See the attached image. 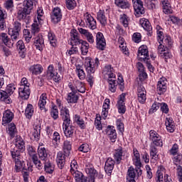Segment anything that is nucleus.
<instances>
[{
    "label": "nucleus",
    "instance_id": "obj_41",
    "mask_svg": "<svg viewBox=\"0 0 182 182\" xmlns=\"http://www.w3.org/2000/svg\"><path fill=\"white\" fill-rule=\"evenodd\" d=\"M25 116L27 119H32L33 116V105L28 104L25 110Z\"/></svg>",
    "mask_w": 182,
    "mask_h": 182
},
{
    "label": "nucleus",
    "instance_id": "obj_47",
    "mask_svg": "<svg viewBox=\"0 0 182 182\" xmlns=\"http://www.w3.org/2000/svg\"><path fill=\"white\" fill-rule=\"evenodd\" d=\"M81 52H82V55H83L84 56H85V55H87V52H89V43H87V41H82V43H81Z\"/></svg>",
    "mask_w": 182,
    "mask_h": 182
},
{
    "label": "nucleus",
    "instance_id": "obj_61",
    "mask_svg": "<svg viewBox=\"0 0 182 182\" xmlns=\"http://www.w3.org/2000/svg\"><path fill=\"white\" fill-rule=\"evenodd\" d=\"M150 156L151 158V160H156L157 158V148L155 146H151L150 149Z\"/></svg>",
    "mask_w": 182,
    "mask_h": 182
},
{
    "label": "nucleus",
    "instance_id": "obj_23",
    "mask_svg": "<svg viewBox=\"0 0 182 182\" xmlns=\"http://www.w3.org/2000/svg\"><path fill=\"white\" fill-rule=\"evenodd\" d=\"M34 44L38 50H43V48L45 46V41L43 40V36L42 34H38L35 38H34Z\"/></svg>",
    "mask_w": 182,
    "mask_h": 182
},
{
    "label": "nucleus",
    "instance_id": "obj_5",
    "mask_svg": "<svg viewBox=\"0 0 182 182\" xmlns=\"http://www.w3.org/2000/svg\"><path fill=\"white\" fill-rule=\"evenodd\" d=\"M137 56L139 60H144V62H146V66L149 69H151L153 68V65H151L150 61H149L150 58L149 55V49L146 46L143 45L139 48Z\"/></svg>",
    "mask_w": 182,
    "mask_h": 182
},
{
    "label": "nucleus",
    "instance_id": "obj_52",
    "mask_svg": "<svg viewBox=\"0 0 182 182\" xmlns=\"http://www.w3.org/2000/svg\"><path fill=\"white\" fill-rule=\"evenodd\" d=\"M120 22L124 28L129 27V17L126 14H122L120 16Z\"/></svg>",
    "mask_w": 182,
    "mask_h": 182
},
{
    "label": "nucleus",
    "instance_id": "obj_2",
    "mask_svg": "<svg viewBox=\"0 0 182 182\" xmlns=\"http://www.w3.org/2000/svg\"><path fill=\"white\" fill-rule=\"evenodd\" d=\"M60 116L63 120V129L65 137L73 138L75 127L70 124V114H69V109L66 107H63L60 109Z\"/></svg>",
    "mask_w": 182,
    "mask_h": 182
},
{
    "label": "nucleus",
    "instance_id": "obj_43",
    "mask_svg": "<svg viewBox=\"0 0 182 182\" xmlns=\"http://www.w3.org/2000/svg\"><path fill=\"white\" fill-rule=\"evenodd\" d=\"M44 168L45 171L46 173H48V174H52L55 170V165H53L50 161H48L47 162H44Z\"/></svg>",
    "mask_w": 182,
    "mask_h": 182
},
{
    "label": "nucleus",
    "instance_id": "obj_4",
    "mask_svg": "<svg viewBox=\"0 0 182 182\" xmlns=\"http://www.w3.org/2000/svg\"><path fill=\"white\" fill-rule=\"evenodd\" d=\"M25 150V141L20 136H16L15 139V147L11 151L12 159L21 157V154Z\"/></svg>",
    "mask_w": 182,
    "mask_h": 182
},
{
    "label": "nucleus",
    "instance_id": "obj_45",
    "mask_svg": "<svg viewBox=\"0 0 182 182\" xmlns=\"http://www.w3.org/2000/svg\"><path fill=\"white\" fill-rule=\"evenodd\" d=\"M74 122L77 123V126H79L80 129H85L86 127V125L85 124V120H83V119H82L78 114L75 115Z\"/></svg>",
    "mask_w": 182,
    "mask_h": 182
},
{
    "label": "nucleus",
    "instance_id": "obj_44",
    "mask_svg": "<svg viewBox=\"0 0 182 182\" xmlns=\"http://www.w3.org/2000/svg\"><path fill=\"white\" fill-rule=\"evenodd\" d=\"M114 159L118 164H120V161L123 157V148L119 147L118 149L115 150V153L114 154Z\"/></svg>",
    "mask_w": 182,
    "mask_h": 182
},
{
    "label": "nucleus",
    "instance_id": "obj_10",
    "mask_svg": "<svg viewBox=\"0 0 182 182\" xmlns=\"http://www.w3.org/2000/svg\"><path fill=\"white\" fill-rule=\"evenodd\" d=\"M70 44L72 46H77V45L82 44L83 43V40L80 39V37L79 36V33H77V31L76 29H73L71 31L70 33Z\"/></svg>",
    "mask_w": 182,
    "mask_h": 182
},
{
    "label": "nucleus",
    "instance_id": "obj_40",
    "mask_svg": "<svg viewBox=\"0 0 182 182\" xmlns=\"http://www.w3.org/2000/svg\"><path fill=\"white\" fill-rule=\"evenodd\" d=\"M118 43L119 44V49L124 53V55H129V50L127 46H124V38L123 37H119L118 40Z\"/></svg>",
    "mask_w": 182,
    "mask_h": 182
},
{
    "label": "nucleus",
    "instance_id": "obj_25",
    "mask_svg": "<svg viewBox=\"0 0 182 182\" xmlns=\"http://www.w3.org/2000/svg\"><path fill=\"white\" fill-rule=\"evenodd\" d=\"M14 119V112H11V110H6L4 113L2 118L3 124H8V123H11Z\"/></svg>",
    "mask_w": 182,
    "mask_h": 182
},
{
    "label": "nucleus",
    "instance_id": "obj_58",
    "mask_svg": "<svg viewBox=\"0 0 182 182\" xmlns=\"http://www.w3.org/2000/svg\"><path fill=\"white\" fill-rule=\"evenodd\" d=\"M160 105H161L160 103L154 102L151 109L149 111V114H153V113H154L155 112H157V110L160 109Z\"/></svg>",
    "mask_w": 182,
    "mask_h": 182
},
{
    "label": "nucleus",
    "instance_id": "obj_18",
    "mask_svg": "<svg viewBox=\"0 0 182 182\" xmlns=\"http://www.w3.org/2000/svg\"><path fill=\"white\" fill-rule=\"evenodd\" d=\"M134 9L136 16L144 15V7L143 6V1L141 0H136L134 3Z\"/></svg>",
    "mask_w": 182,
    "mask_h": 182
},
{
    "label": "nucleus",
    "instance_id": "obj_6",
    "mask_svg": "<svg viewBox=\"0 0 182 182\" xmlns=\"http://www.w3.org/2000/svg\"><path fill=\"white\" fill-rule=\"evenodd\" d=\"M14 160L15 166L14 170L16 173H19L20 171H29V165L28 164H25V161L22 160V156L20 155V157L13 158Z\"/></svg>",
    "mask_w": 182,
    "mask_h": 182
},
{
    "label": "nucleus",
    "instance_id": "obj_20",
    "mask_svg": "<svg viewBox=\"0 0 182 182\" xmlns=\"http://www.w3.org/2000/svg\"><path fill=\"white\" fill-rule=\"evenodd\" d=\"M146 89L144 88V87L141 85L138 86L137 88V96H138V102H139V103H144L146 102Z\"/></svg>",
    "mask_w": 182,
    "mask_h": 182
},
{
    "label": "nucleus",
    "instance_id": "obj_15",
    "mask_svg": "<svg viewBox=\"0 0 182 182\" xmlns=\"http://www.w3.org/2000/svg\"><path fill=\"white\" fill-rule=\"evenodd\" d=\"M66 157H69V156L66 155V154L62 151H59L57 154L56 161L58 166L60 170H62L65 167V164L66 163Z\"/></svg>",
    "mask_w": 182,
    "mask_h": 182
},
{
    "label": "nucleus",
    "instance_id": "obj_14",
    "mask_svg": "<svg viewBox=\"0 0 182 182\" xmlns=\"http://www.w3.org/2000/svg\"><path fill=\"white\" fill-rule=\"evenodd\" d=\"M96 42L97 49H100V50H105V48H106V40L105 39L103 33L100 32L97 33Z\"/></svg>",
    "mask_w": 182,
    "mask_h": 182
},
{
    "label": "nucleus",
    "instance_id": "obj_19",
    "mask_svg": "<svg viewBox=\"0 0 182 182\" xmlns=\"http://www.w3.org/2000/svg\"><path fill=\"white\" fill-rule=\"evenodd\" d=\"M18 95L21 99L23 100H28L29 96L31 95V89L28 86L21 87L18 88Z\"/></svg>",
    "mask_w": 182,
    "mask_h": 182
},
{
    "label": "nucleus",
    "instance_id": "obj_7",
    "mask_svg": "<svg viewBox=\"0 0 182 182\" xmlns=\"http://www.w3.org/2000/svg\"><path fill=\"white\" fill-rule=\"evenodd\" d=\"M84 66L87 73H95L96 68L99 66V58H95V61L92 59H87Z\"/></svg>",
    "mask_w": 182,
    "mask_h": 182
},
{
    "label": "nucleus",
    "instance_id": "obj_39",
    "mask_svg": "<svg viewBox=\"0 0 182 182\" xmlns=\"http://www.w3.org/2000/svg\"><path fill=\"white\" fill-rule=\"evenodd\" d=\"M0 39L2 41L3 43L9 48L14 46V43L11 42V40L8 38V35L5 33L1 34Z\"/></svg>",
    "mask_w": 182,
    "mask_h": 182
},
{
    "label": "nucleus",
    "instance_id": "obj_35",
    "mask_svg": "<svg viewBox=\"0 0 182 182\" xmlns=\"http://www.w3.org/2000/svg\"><path fill=\"white\" fill-rule=\"evenodd\" d=\"M114 4L118 8H121V9L130 8V4L127 0H115Z\"/></svg>",
    "mask_w": 182,
    "mask_h": 182
},
{
    "label": "nucleus",
    "instance_id": "obj_51",
    "mask_svg": "<svg viewBox=\"0 0 182 182\" xmlns=\"http://www.w3.org/2000/svg\"><path fill=\"white\" fill-rule=\"evenodd\" d=\"M8 133L11 137H15V133H16V127L15 126V124H9L8 127Z\"/></svg>",
    "mask_w": 182,
    "mask_h": 182
},
{
    "label": "nucleus",
    "instance_id": "obj_30",
    "mask_svg": "<svg viewBox=\"0 0 182 182\" xmlns=\"http://www.w3.org/2000/svg\"><path fill=\"white\" fill-rule=\"evenodd\" d=\"M140 23L142 28H144V29L148 32L149 35L151 36V31H153V27H151V25H150V21L146 18H142L140 20Z\"/></svg>",
    "mask_w": 182,
    "mask_h": 182
},
{
    "label": "nucleus",
    "instance_id": "obj_1",
    "mask_svg": "<svg viewBox=\"0 0 182 182\" xmlns=\"http://www.w3.org/2000/svg\"><path fill=\"white\" fill-rule=\"evenodd\" d=\"M161 27L160 26H156V33L158 36V41L162 42V44H160L158 47V53L161 55V58H164L165 60L173 58V55L170 53L171 46H173V41H171V37L166 36L164 37V33L163 31H160Z\"/></svg>",
    "mask_w": 182,
    "mask_h": 182
},
{
    "label": "nucleus",
    "instance_id": "obj_55",
    "mask_svg": "<svg viewBox=\"0 0 182 182\" xmlns=\"http://www.w3.org/2000/svg\"><path fill=\"white\" fill-rule=\"evenodd\" d=\"M66 1V6L68 9L72 10L76 8V1L75 0H65Z\"/></svg>",
    "mask_w": 182,
    "mask_h": 182
},
{
    "label": "nucleus",
    "instance_id": "obj_13",
    "mask_svg": "<svg viewBox=\"0 0 182 182\" xmlns=\"http://www.w3.org/2000/svg\"><path fill=\"white\" fill-rule=\"evenodd\" d=\"M47 79L48 80H54L58 82L60 80V76L58 75V73L53 70V65H49L47 70Z\"/></svg>",
    "mask_w": 182,
    "mask_h": 182
},
{
    "label": "nucleus",
    "instance_id": "obj_21",
    "mask_svg": "<svg viewBox=\"0 0 182 182\" xmlns=\"http://www.w3.org/2000/svg\"><path fill=\"white\" fill-rule=\"evenodd\" d=\"M156 89L159 95H163L167 90V80L165 77L161 78L159 80Z\"/></svg>",
    "mask_w": 182,
    "mask_h": 182
},
{
    "label": "nucleus",
    "instance_id": "obj_33",
    "mask_svg": "<svg viewBox=\"0 0 182 182\" xmlns=\"http://www.w3.org/2000/svg\"><path fill=\"white\" fill-rule=\"evenodd\" d=\"M73 83L76 92H80V93H85V92H86V88H85V83H83L82 81L75 80L73 81Z\"/></svg>",
    "mask_w": 182,
    "mask_h": 182
},
{
    "label": "nucleus",
    "instance_id": "obj_54",
    "mask_svg": "<svg viewBox=\"0 0 182 182\" xmlns=\"http://www.w3.org/2000/svg\"><path fill=\"white\" fill-rule=\"evenodd\" d=\"M31 157L35 166H36V167H38V169H40L42 167V162H41V161H39V159H38V155L36 154L35 155Z\"/></svg>",
    "mask_w": 182,
    "mask_h": 182
},
{
    "label": "nucleus",
    "instance_id": "obj_60",
    "mask_svg": "<svg viewBox=\"0 0 182 182\" xmlns=\"http://www.w3.org/2000/svg\"><path fill=\"white\" fill-rule=\"evenodd\" d=\"M16 90V87H15V85L9 84L6 87V92L7 94L10 95L11 96V95H14V92H15Z\"/></svg>",
    "mask_w": 182,
    "mask_h": 182
},
{
    "label": "nucleus",
    "instance_id": "obj_3",
    "mask_svg": "<svg viewBox=\"0 0 182 182\" xmlns=\"http://www.w3.org/2000/svg\"><path fill=\"white\" fill-rule=\"evenodd\" d=\"M36 4V0H24L23 2V8H18L17 11V18L18 21L26 19L28 15H31L33 6Z\"/></svg>",
    "mask_w": 182,
    "mask_h": 182
},
{
    "label": "nucleus",
    "instance_id": "obj_27",
    "mask_svg": "<svg viewBox=\"0 0 182 182\" xmlns=\"http://www.w3.org/2000/svg\"><path fill=\"white\" fill-rule=\"evenodd\" d=\"M156 182H173V180H171L168 174H165L163 178V173L158 171L156 172Z\"/></svg>",
    "mask_w": 182,
    "mask_h": 182
},
{
    "label": "nucleus",
    "instance_id": "obj_22",
    "mask_svg": "<svg viewBox=\"0 0 182 182\" xmlns=\"http://www.w3.org/2000/svg\"><path fill=\"white\" fill-rule=\"evenodd\" d=\"M126 100V95L122 93L119 96V100L117 102V107L119 113L124 114L126 113V106L124 105V100Z\"/></svg>",
    "mask_w": 182,
    "mask_h": 182
},
{
    "label": "nucleus",
    "instance_id": "obj_49",
    "mask_svg": "<svg viewBox=\"0 0 182 182\" xmlns=\"http://www.w3.org/2000/svg\"><path fill=\"white\" fill-rule=\"evenodd\" d=\"M76 72H77V76L80 80H85V78L86 77V74L85 73V71L83 70V69L80 68V65H78L76 67Z\"/></svg>",
    "mask_w": 182,
    "mask_h": 182
},
{
    "label": "nucleus",
    "instance_id": "obj_36",
    "mask_svg": "<svg viewBox=\"0 0 182 182\" xmlns=\"http://www.w3.org/2000/svg\"><path fill=\"white\" fill-rule=\"evenodd\" d=\"M43 68L41 65L37 64L30 67L29 71L31 72L33 75H41V73L43 72Z\"/></svg>",
    "mask_w": 182,
    "mask_h": 182
},
{
    "label": "nucleus",
    "instance_id": "obj_31",
    "mask_svg": "<svg viewBox=\"0 0 182 182\" xmlns=\"http://www.w3.org/2000/svg\"><path fill=\"white\" fill-rule=\"evenodd\" d=\"M114 167V161L112 158H108L105 162V171L107 174H112V171Z\"/></svg>",
    "mask_w": 182,
    "mask_h": 182
},
{
    "label": "nucleus",
    "instance_id": "obj_38",
    "mask_svg": "<svg viewBox=\"0 0 182 182\" xmlns=\"http://www.w3.org/2000/svg\"><path fill=\"white\" fill-rule=\"evenodd\" d=\"M63 153L65 154L66 156H70V151L72 150V142L68 140H66L63 143Z\"/></svg>",
    "mask_w": 182,
    "mask_h": 182
},
{
    "label": "nucleus",
    "instance_id": "obj_9",
    "mask_svg": "<svg viewBox=\"0 0 182 182\" xmlns=\"http://www.w3.org/2000/svg\"><path fill=\"white\" fill-rule=\"evenodd\" d=\"M149 140L152 142L154 146L163 147L161 136L156 131L151 130L149 132Z\"/></svg>",
    "mask_w": 182,
    "mask_h": 182
},
{
    "label": "nucleus",
    "instance_id": "obj_64",
    "mask_svg": "<svg viewBox=\"0 0 182 182\" xmlns=\"http://www.w3.org/2000/svg\"><path fill=\"white\" fill-rule=\"evenodd\" d=\"M170 21L175 23L176 25H178L181 26L182 25V19L178 18L176 16H172L170 17Z\"/></svg>",
    "mask_w": 182,
    "mask_h": 182
},
{
    "label": "nucleus",
    "instance_id": "obj_11",
    "mask_svg": "<svg viewBox=\"0 0 182 182\" xmlns=\"http://www.w3.org/2000/svg\"><path fill=\"white\" fill-rule=\"evenodd\" d=\"M134 156L135 166L136 167H137V168L136 169V172L137 173L138 177H140V176H141L142 174V171L140 168L141 167V160L140 159V154L136 149H134Z\"/></svg>",
    "mask_w": 182,
    "mask_h": 182
},
{
    "label": "nucleus",
    "instance_id": "obj_57",
    "mask_svg": "<svg viewBox=\"0 0 182 182\" xmlns=\"http://www.w3.org/2000/svg\"><path fill=\"white\" fill-rule=\"evenodd\" d=\"M23 33L25 41L27 42V43H29V42H31V39H32L31 31H29L28 29H24Z\"/></svg>",
    "mask_w": 182,
    "mask_h": 182
},
{
    "label": "nucleus",
    "instance_id": "obj_50",
    "mask_svg": "<svg viewBox=\"0 0 182 182\" xmlns=\"http://www.w3.org/2000/svg\"><path fill=\"white\" fill-rule=\"evenodd\" d=\"M50 116L54 119V120H56L58 117H59V111L58 110V107L55 105H53L51 110H50Z\"/></svg>",
    "mask_w": 182,
    "mask_h": 182
},
{
    "label": "nucleus",
    "instance_id": "obj_29",
    "mask_svg": "<svg viewBox=\"0 0 182 182\" xmlns=\"http://www.w3.org/2000/svg\"><path fill=\"white\" fill-rule=\"evenodd\" d=\"M97 19L100 22L102 26H106V25H107V18H106V16L105 15V10H100L97 13Z\"/></svg>",
    "mask_w": 182,
    "mask_h": 182
},
{
    "label": "nucleus",
    "instance_id": "obj_26",
    "mask_svg": "<svg viewBox=\"0 0 182 182\" xmlns=\"http://www.w3.org/2000/svg\"><path fill=\"white\" fill-rule=\"evenodd\" d=\"M107 134L109 136L112 143H114L116 141V139H117V134L116 133V129H114V127L108 126L107 129Z\"/></svg>",
    "mask_w": 182,
    "mask_h": 182
},
{
    "label": "nucleus",
    "instance_id": "obj_24",
    "mask_svg": "<svg viewBox=\"0 0 182 182\" xmlns=\"http://www.w3.org/2000/svg\"><path fill=\"white\" fill-rule=\"evenodd\" d=\"M85 171L88 174L87 178L89 182H95L96 177H97V171L93 167L86 168Z\"/></svg>",
    "mask_w": 182,
    "mask_h": 182
},
{
    "label": "nucleus",
    "instance_id": "obj_53",
    "mask_svg": "<svg viewBox=\"0 0 182 182\" xmlns=\"http://www.w3.org/2000/svg\"><path fill=\"white\" fill-rule=\"evenodd\" d=\"M108 83H109V87L110 92H112V93H114V92H116V86H117L116 80L108 79Z\"/></svg>",
    "mask_w": 182,
    "mask_h": 182
},
{
    "label": "nucleus",
    "instance_id": "obj_12",
    "mask_svg": "<svg viewBox=\"0 0 182 182\" xmlns=\"http://www.w3.org/2000/svg\"><path fill=\"white\" fill-rule=\"evenodd\" d=\"M51 21L53 23H59L62 20V10L59 7H55L51 12Z\"/></svg>",
    "mask_w": 182,
    "mask_h": 182
},
{
    "label": "nucleus",
    "instance_id": "obj_17",
    "mask_svg": "<svg viewBox=\"0 0 182 182\" xmlns=\"http://www.w3.org/2000/svg\"><path fill=\"white\" fill-rule=\"evenodd\" d=\"M84 16L85 18L87 26H88L90 29H92L93 31L94 29H96V28H97L96 20L95 19V18H93V16H92V15L89 14V13H86Z\"/></svg>",
    "mask_w": 182,
    "mask_h": 182
},
{
    "label": "nucleus",
    "instance_id": "obj_42",
    "mask_svg": "<svg viewBox=\"0 0 182 182\" xmlns=\"http://www.w3.org/2000/svg\"><path fill=\"white\" fill-rule=\"evenodd\" d=\"M77 92H70L67 97L68 103H77L79 96L76 95Z\"/></svg>",
    "mask_w": 182,
    "mask_h": 182
},
{
    "label": "nucleus",
    "instance_id": "obj_16",
    "mask_svg": "<svg viewBox=\"0 0 182 182\" xmlns=\"http://www.w3.org/2000/svg\"><path fill=\"white\" fill-rule=\"evenodd\" d=\"M78 31L81 35H82V36L85 38L88 43H95V37L93 36V34L90 33L88 30L83 28H79Z\"/></svg>",
    "mask_w": 182,
    "mask_h": 182
},
{
    "label": "nucleus",
    "instance_id": "obj_37",
    "mask_svg": "<svg viewBox=\"0 0 182 182\" xmlns=\"http://www.w3.org/2000/svg\"><path fill=\"white\" fill-rule=\"evenodd\" d=\"M38 154L43 161H48V152L45 147L38 148Z\"/></svg>",
    "mask_w": 182,
    "mask_h": 182
},
{
    "label": "nucleus",
    "instance_id": "obj_46",
    "mask_svg": "<svg viewBox=\"0 0 182 182\" xmlns=\"http://www.w3.org/2000/svg\"><path fill=\"white\" fill-rule=\"evenodd\" d=\"M173 164H175V166H177V173L178 174V169L181 168L182 169V155H177L176 156H175L173 159Z\"/></svg>",
    "mask_w": 182,
    "mask_h": 182
},
{
    "label": "nucleus",
    "instance_id": "obj_8",
    "mask_svg": "<svg viewBox=\"0 0 182 182\" xmlns=\"http://www.w3.org/2000/svg\"><path fill=\"white\" fill-rule=\"evenodd\" d=\"M21 29H22V24L18 21L14 23L13 28L9 29V35H10L13 42H16L18 38H19V32H21Z\"/></svg>",
    "mask_w": 182,
    "mask_h": 182
},
{
    "label": "nucleus",
    "instance_id": "obj_34",
    "mask_svg": "<svg viewBox=\"0 0 182 182\" xmlns=\"http://www.w3.org/2000/svg\"><path fill=\"white\" fill-rule=\"evenodd\" d=\"M46 99H48L46 97V93H43L41 95L38 101V107H40L41 110H44L45 112H48V109L45 108V106L46 105Z\"/></svg>",
    "mask_w": 182,
    "mask_h": 182
},
{
    "label": "nucleus",
    "instance_id": "obj_32",
    "mask_svg": "<svg viewBox=\"0 0 182 182\" xmlns=\"http://www.w3.org/2000/svg\"><path fill=\"white\" fill-rule=\"evenodd\" d=\"M0 100L1 102H4L6 105H11L12 103V99H11V95L6 92V91H1L0 92Z\"/></svg>",
    "mask_w": 182,
    "mask_h": 182
},
{
    "label": "nucleus",
    "instance_id": "obj_63",
    "mask_svg": "<svg viewBox=\"0 0 182 182\" xmlns=\"http://www.w3.org/2000/svg\"><path fill=\"white\" fill-rule=\"evenodd\" d=\"M70 173H74L75 171H77V168L79 167V165H77V162L76 160H73L70 164Z\"/></svg>",
    "mask_w": 182,
    "mask_h": 182
},
{
    "label": "nucleus",
    "instance_id": "obj_59",
    "mask_svg": "<svg viewBox=\"0 0 182 182\" xmlns=\"http://www.w3.org/2000/svg\"><path fill=\"white\" fill-rule=\"evenodd\" d=\"M48 36L50 45H52L53 47L56 46V36H55V34L52 33H48Z\"/></svg>",
    "mask_w": 182,
    "mask_h": 182
},
{
    "label": "nucleus",
    "instance_id": "obj_48",
    "mask_svg": "<svg viewBox=\"0 0 182 182\" xmlns=\"http://www.w3.org/2000/svg\"><path fill=\"white\" fill-rule=\"evenodd\" d=\"M33 137L35 140H39L41 136V125H36L33 131Z\"/></svg>",
    "mask_w": 182,
    "mask_h": 182
},
{
    "label": "nucleus",
    "instance_id": "obj_62",
    "mask_svg": "<svg viewBox=\"0 0 182 182\" xmlns=\"http://www.w3.org/2000/svg\"><path fill=\"white\" fill-rule=\"evenodd\" d=\"M132 41H134L135 43L141 42V34L140 33H134L132 36Z\"/></svg>",
    "mask_w": 182,
    "mask_h": 182
},
{
    "label": "nucleus",
    "instance_id": "obj_28",
    "mask_svg": "<svg viewBox=\"0 0 182 182\" xmlns=\"http://www.w3.org/2000/svg\"><path fill=\"white\" fill-rule=\"evenodd\" d=\"M71 174L75 178L76 182H87V177L85 176L83 173L79 171H75Z\"/></svg>",
    "mask_w": 182,
    "mask_h": 182
},
{
    "label": "nucleus",
    "instance_id": "obj_56",
    "mask_svg": "<svg viewBox=\"0 0 182 182\" xmlns=\"http://www.w3.org/2000/svg\"><path fill=\"white\" fill-rule=\"evenodd\" d=\"M128 176L127 180H134L136 178V171H134V168L133 167H130L128 169Z\"/></svg>",
    "mask_w": 182,
    "mask_h": 182
}]
</instances>
